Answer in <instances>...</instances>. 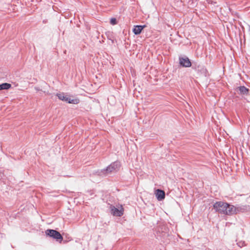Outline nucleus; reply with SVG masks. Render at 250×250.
Listing matches in <instances>:
<instances>
[{"label": "nucleus", "mask_w": 250, "mask_h": 250, "mask_svg": "<svg viewBox=\"0 0 250 250\" xmlns=\"http://www.w3.org/2000/svg\"><path fill=\"white\" fill-rule=\"evenodd\" d=\"M121 167L120 163L118 162H115L111 164L107 167L105 170L106 173H110L118 170Z\"/></svg>", "instance_id": "nucleus-4"}, {"label": "nucleus", "mask_w": 250, "mask_h": 250, "mask_svg": "<svg viewBox=\"0 0 250 250\" xmlns=\"http://www.w3.org/2000/svg\"><path fill=\"white\" fill-rule=\"evenodd\" d=\"M110 23L112 24V25H115L117 23V21H116V19L115 18H111L110 19Z\"/></svg>", "instance_id": "nucleus-12"}, {"label": "nucleus", "mask_w": 250, "mask_h": 250, "mask_svg": "<svg viewBox=\"0 0 250 250\" xmlns=\"http://www.w3.org/2000/svg\"><path fill=\"white\" fill-rule=\"evenodd\" d=\"M236 212V208L232 205L228 204L227 208L225 210L224 213L228 215H231L235 213Z\"/></svg>", "instance_id": "nucleus-8"}, {"label": "nucleus", "mask_w": 250, "mask_h": 250, "mask_svg": "<svg viewBox=\"0 0 250 250\" xmlns=\"http://www.w3.org/2000/svg\"><path fill=\"white\" fill-rule=\"evenodd\" d=\"M46 235L49 236L60 243L62 241L63 237L61 233L58 231L54 229H47L45 231Z\"/></svg>", "instance_id": "nucleus-2"}, {"label": "nucleus", "mask_w": 250, "mask_h": 250, "mask_svg": "<svg viewBox=\"0 0 250 250\" xmlns=\"http://www.w3.org/2000/svg\"><path fill=\"white\" fill-rule=\"evenodd\" d=\"M156 198L158 201H162L165 198V192L161 189H156L155 192Z\"/></svg>", "instance_id": "nucleus-7"}, {"label": "nucleus", "mask_w": 250, "mask_h": 250, "mask_svg": "<svg viewBox=\"0 0 250 250\" xmlns=\"http://www.w3.org/2000/svg\"><path fill=\"white\" fill-rule=\"evenodd\" d=\"M237 89L239 90L240 94L243 95H248L249 89L244 86H239Z\"/></svg>", "instance_id": "nucleus-10"}, {"label": "nucleus", "mask_w": 250, "mask_h": 250, "mask_svg": "<svg viewBox=\"0 0 250 250\" xmlns=\"http://www.w3.org/2000/svg\"><path fill=\"white\" fill-rule=\"evenodd\" d=\"M111 214L114 216H121L124 214V208L122 206L120 208H117L114 206L110 207Z\"/></svg>", "instance_id": "nucleus-5"}, {"label": "nucleus", "mask_w": 250, "mask_h": 250, "mask_svg": "<svg viewBox=\"0 0 250 250\" xmlns=\"http://www.w3.org/2000/svg\"><path fill=\"white\" fill-rule=\"evenodd\" d=\"M228 204L222 202H218L213 205L214 208L216 211L221 213H224L225 210L227 208Z\"/></svg>", "instance_id": "nucleus-3"}, {"label": "nucleus", "mask_w": 250, "mask_h": 250, "mask_svg": "<svg viewBox=\"0 0 250 250\" xmlns=\"http://www.w3.org/2000/svg\"><path fill=\"white\" fill-rule=\"evenodd\" d=\"M57 96L60 100L66 102L69 104H78L80 102L79 99H71L69 96L65 94L64 93H58L57 94Z\"/></svg>", "instance_id": "nucleus-1"}, {"label": "nucleus", "mask_w": 250, "mask_h": 250, "mask_svg": "<svg viewBox=\"0 0 250 250\" xmlns=\"http://www.w3.org/2000/svg\"><path fill=\"white\" fill-rule=\"evenodd\" d=\"M11 87V85L8 83H3L0 84V90L3 89H8Z\"/></svg>", "instance_id": "nucleus-11"}, {"label": "nucleus", "mask_w": 250, "mask_h": 250, "mask_svg": "<svg viewBox=\"0 0 250 250\" xmlns=\"http://www.w3.org/2000/svg\"><path fill=\"white\" fill-rule=\"evenodd\" d=\"M146 25H135L134 26V27L133 29V32L134 33V34L135 35H139L140 34L142 31L143 30V29L144 28H145V27H146Z\"/></svg>", "instance_id": "nucleus-9"}, {"label": "nucleus", "mask_w": 250, "mask_h": 250, "mask_svg": "<svg viewBox=\"0 0 250 250\" xmlns=\"http://www.w3.org/2000/svg\"><path fill=\"white\" fill-rule=\"evenodd\" d=\"M179 61L180 64L183 67H189L191 65L190 61L187 57L180 58Z\"/></svg>", "instance_id": "nucleus-6"}]
</instances>
